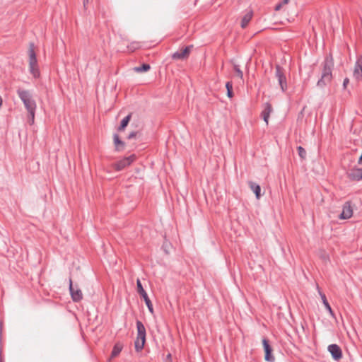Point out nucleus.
Wrapping results in <instances>:
<instances>
[{"label":"nucleus","mask_w":362,"mask_h":362,"mask_svg":"<svg viewBox=\"0 0 362 362\" xmlns=\"http://www.w3.org/2000/svg\"><path fill=\"white\" fill-rule=\"evenodd\" d=\"M334 66L333 58L331 54L327 56L323 62V69L321 78L317 81V85L322 87L330 82L332 78V71Z\"/></svg>","instance_id":"nucleus-1"},{"label":"nucleus","mask_w":362,"mask_h":362,"mask_svg":"<svg viewBox=\"0 0 362 362\" xmlns=\"http://www.w3.org/2000/svg\"><path fill=\"white\" fill-rule=\"evenodd\" d=\"M18 95L21 100L23 101L28 114L33 117L35 116V111L36 109V103L32 98V95L28 90L18 89Z\"/></svg>","instance_id":"nucleus-2"},{"label":"nucleus","mask_w":362,"mask_h":362,"mask_svg":"<svg viewBox=\"0 0 362 362\" xmlns=\"http://www.w3.org/2000/svg\"><path fill=\"white\" fill-rule=\"evenodd\" d=\"M28 57L30 73L33 76L34 78H38L40 76V70L37 65V60L35 51V45L33 42H30L29 44Z\"/></svg>","instance_id":"nucleus-3"},{"label":"nucleus","mask_w":362,"mask_h":362,"mask_svg":"<svg viewBox=\"0 0 362 362\" xmlns=\"http://www.w3.org/2000/svg\"><path fill=\"white\" fill-rule=\"evenodd\" d=\"M137 337L134 341L135 349L137 352L141 351L146 341V329L143 323L138 320L136 322Z\"/></svg>","instance_id":"nucleus-4"},{"label":"nucleus","mask_w":362,"mask_h":362,"mask_svg":"<svg viewBox=\"0 0 362 362\" xmlns=\"http://www.w3.org/2000/svg\"><path fill=\"white\" fill-rule=\"evenodd\" d=\"M275 69V76L278 80L279 84L281 87L282 92H285L287 90V83L286 78L285 76V71L279 65H276Z\"/></svg>","instance_id":"nucleus-5"},{"label":"nucleus","mask_w":362,"mask_h":362,"mask_svg":"<svg viewBox=\"0 0 362 362\" xmlns=\"http://www.w3.org/2000/svg\"><path fill=\"white\" fill-rule=\"evenodd\" d=\"M136 289L138 293L144 298L145 303L151 313H153V308L151 300L149 299L146 291L144 289L141 281L137 279L136 281Z\"/></svg>","instance_id":"nucleus-6"},{"label":"nucleus","mask_w":362,"mask_h":362,"mask_svg":"<svg viewBox=\"0 0 362 362\" xmlns=\"http://www.w3.org/2000/svg\"><path fill=\"white\" fill-rule=\"evenodd\" d=\"M69 291L71 298L74 302H78L83 298L81 290L77 285L74 286L71 279H69Z\"/></svg>","instance_id":"nucleus-7"},{"label":"nucleus","mask_w":362,"mask_h":362,"mask_svg":"<svg viewBox=\"0 0 362 362\" xmlns=\"http://www.w3.org/2000/svg\"><path fill=\"white\" fill-rule=\"evenodd\" d=\"M136 156L134 155H131L129 157H126L118 162H117L114 167L116 170L119 171L123 170L124 168L131 165V163L135 160Z\"/></svg>","instance_id":"nucleus-8"},{"label":"nucleus","mask_w":362,"mask_h":362,"mask_svg":"<svg viewBox=\"0 0 362 362\" xmlns=\"http://www.w3.org/2000/svg\"><path fill=\"white\" fill-rule=\"evenodd\" d=\"M262 344H263L264 352H265V356H264L265 360L267 361L274 362V357L272 355V349L269 344V341L266 338H264L262 339Z\"/></svg>","instance_id":"nucleus-9"},{"label":"nucleus","mask_w":362,"mask_h":362,"mask_svg":"<svg viewBox=\"0 0 362 362\" xmlns=\"http://www.w3.org/2000/svg\"><path fill=\"white\" fill-rule=\"evenodd\" d=\"M328 351L335 361H338L342 358V351L338 345L334 344L329 345Z\"/></svg>","instance_id":"nucleus-10"},{"label":"nucleus","mask_w":362,"mask_h":362,"mask_svg":"<svg viewBox=\"0 0 362 362\" xmlns=\"http://www.w3.org/2000/svg\"><path fill=\"white\" fill-rule=\"evenodd\" d=\"M192 46H187L185 48L180 51L175 52L172 55L173 59H184L188 57Z\"/></svg>","instance_id":"nucleus-11"},{"label":"nucleus","mask_w":362,"mask_h":362,"mask_svg":"<svg viewBox=\"0 0 362 362\" xmlns=\"http://www.w3.org/2000/svg\"><path fill=\"white\" fill-rule=\"evenodd\" d=\"M353 215V209L349 202H347L343 206L342 211L339 215L341 219H348Z\"/></svg>","instance_id":"nucleus-12"},{"label":"nucleus","mask_w":362,"mask_h":362,"mask_svg":"<svg viewBox=\"0 0 362 362\" xmlns=\"http://www.w3.org/2000/svg\"><path fill=\"white\" fill-rule=\"evenodd\" d=\"M354 76L357 81L362 79V55L357 59L354 70Z\"/></svg>","instance_id":"nucleus-13"},{"label":"nucleus","mask_w":362,"mask_h":362,"mask_svg":"<svg viewBox=\"0 0 362 362\" xmlns=\"http://www.w3.org/2000/svg\"><path fill=\"white\" fill-rule=\"evenodd\" d=\"M348 177L352 180H360L362 179V168H354L348 173Z\"/></svg>","instance_id":"nucleus-14"},{"label":"nucleus","mask_w":362,"mask_h":362,"mask_svg":"<svg viewBox=\"0 0 362 362\" xmlns=\"http://www.w3.org/2000/svg\"><path fill=\"white\" fill-rule=\"evenodd\" d=\"M272 111V107L269 103H266L265 107L262 112V117L264 121L266 122V124L269 123V118L270 116V113Z\"/></svg>","instance_id":"nucleus-15"},{"label":"nucleus","mask_w":362,"mask_h":362,"mask_svg":"<svg viewBox=\"0 0 362 362\" xmlns=\"http://www.w3.org/2000/svg\"><path fill=\"white\" fill-rule=\"evenodd\" d=\"M248 185H249V187L251 189V190L255 194L256 198L257 199H259L260 198V197H261V194H260V192H261V187H260V186L258 184H257V183H255V182H254L252 181H250L248 182Z\"/></svg>","instance_id":"nucleus-16"},{"label":"nucleus","mask_w":362,"mask_h":362,"mask_svg":"<svg viewBox=\"0 0 362 362\" xmlns=\"http://www.w3.org/2000/svg\"><path fill=\"white\" fill-rule=\"evenodd\" d=\"M122 348H123V345L118 342V343H116L113 347V349L112 351V353H111V358H115L116 356H117L121 351L122 350Z\"/></svg>","instance_id":"nucleus-17"},{"label":"nucleus","mask_w":362,"mask_h":362,"mask_svg":"<svg viewBox=\"0 0 362 362\" xmlns=\"http://www.w3.org/2000/svg\"><path fill=\"white\" fill-rule=\"evenodd\" d=\"M319 293L321 296L323 304L325 306L327 310L330 313L331 315L334 316V313L332 310L331 306L329 305V303L327 302L325 295L323 293H322L320 291H319Z\"/></svg>","instance_id":"nucleus-18"},{"label":"nucleus","mask_w":362,"mask_h":362,"mask_svg":"<svg viewBox=\"0 0 362 362\" xmlns=\"http://www.w3.org/2000/svg\"><path fill=\"white\" fill-rule=\"evenodd\" d=\"M252 17V11H250V12L247 13L243 16V18L242 19V21H241V27L243 28H245L249 22L251 21Z\"/></svg>","instance_id":"nucleus-19"},{"label":"nucleus","mask_w":362,"mask_h":362,"mask_svg":"<svg viewBox=\"0 0 362 362\" xmlns=\"http://www.w3.org/2000/svg\"><path fill=\"white\" fill-rule=\"evenodd\" d=\"M132 114H129L126 116L122 121L119 127H118V131H124L126 127L128 125L130 119H131Z\"/></svg>","instance_id":"nucleus-20"},{"label":"nucleus","mask_w":362,"mask_h":362,"mask_svg":"<svg viewBox=\"0 0 362 362\" xmlns=\"http://www.w3.org/2000/svg\"><path fill=\"white\" fill-rule=\"evenodd\" d=\"M113 139L114 144L116 146V149L117 151H120L121 149H122L124 146V143L119 139V136L117 134H114Z\"/></svg>","instance_id":"nucleus-21"},{"label":"nucleus","mask_w":362,"mask_h":362,"mask_svg":"<svg viewBox=\"0 0 362 362\" xmlns=\"http://www.w3.org/2000/svg\"><path fill=\"white\" fill-rule=\"evenodd\" d=\"M151 69V66L148 64H144L141 66H136L134 68V71L137 73L146 72Z\"/></svg>","instance_id":"nucleus-22"},{"label":"nucleus","mask_w":362,"mask_h":362,"mask_svg":"<svg viewBox=\"0 0 362 362\" xmlns=\"http://www.w3.org/2000/svg\"><path fill=\"white\" fill-rule=\"evenodd\" d=\"M226 88L227 89V95L228 98H231L233 96V83L230 81H228L226 84Z\"/></svg>","instance_id":"nucleus-23"},{"label":"nucleus","mask_w":362,"mask_h":362,"mask_svg":"<svg viewBox=\"0 0 362 362\" xmlns=\"http://www.w3.org/2000/svg\"><path fill=\"white\" fill-rule=\"evenodd\" d=\"M233 69L235 71L237 76L238 78H240V79H243V73L240 70L239 65L234 64Z\"/></svg>","instance_id":"nucleus-24"},{"label":"nucleus","mask_w":362,"mask_h":362,"mask_svg":"<svg viewBox=\"0 0 362 362\" xmlns=\"http://www.w3.org/2000/svg\"><path fill=\"white\" fill-rule=\"evenodd\" d=\"M298 156L300 157V158L302 159H305L306 158V151L302 147V146H298Z\"/></svg>","instance_id":"nucleus-25"},{"label":"nucleus","mask_w":362,"mask_h":362,"mask_svg":"<svg viewBox=\"0 0 362 362\" xmlns=\"http://www.w3.org/2000/svg\"><path fill=\"white\" fill-rule=\"evenodd\" d=\"M349 83V79L348 78H345L343 82V87L344 88H346L347 85Z\"/></svg>","instance_id":"nucleus-26"},{"label":"nucleus","mask_w":362,"mask_h":362,"mask_svg":"<svg viewBox=\"0 0 362 362\" xmlns=\"http://www.w3.org/2000/svg\"><path fill=\"white\" fill-rule=\"evenodd\" d=\"M136 132H132L128 135V139H132L134 138L136 136Z\"/></svg>","instance_id":"nucleus-27"},{"label":"nucleus","mask_w":362,"mask_h":362,"mask_svg":"<svg viewBox=\"0 0 362 362\" xmlns=\"http://www.w3.org/2000/svg\"><path fill=\"white\" fill-rule=\"evenodd\" d=\"M29 116H30V118L29 119V123H30V124H33L34 123V118H35V116H34L33 117V116H30V115H29Z\"/></svg>","instance_id":"nucleus-28"},{"label":"nucleus","mask_w":362,"mask_h":362,"mask_svg":"<svg viewBox=\"0 0 362 362\" xmlns=\"http://www.w3.org/2000/svg\"><path fill=\"white\" fill-rule=\"evenodd\" d=\"M281 6H282V4H277V5L275 6V10H276V11H279V10H280V8H281Z\"/></svg>","instance_id":"nucleus-29"},{"label":"nucleus","mask_w":362,"mask_h":362,"mask_svg":"<svg viewBox=\"0 0 362 362\" xmlns=\"http://www.w3.org/2000/svg\"><path fill=\"white\" fill-rule=\"evenodd\" d=\"M88 0H84L83 1V6H84L85 8H86V4H88Z\"/></svg>","instance_id":"nucleus-30"},{"label":"nucleus","mask_w":362,"mask_h":362,"mask_svg":"<svg viewBox=\"0 0 362 362\" xmlns=\"http://www.w3.org/2000/svg\"><path fill=\"white\" fill-rule=\"evenodd\" d=\"M288 2V0H284V1H283V4H287Z\"/></svg>","instance_id":"nucleus-31"}]
</instances>
